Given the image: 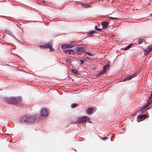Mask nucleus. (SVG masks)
Here are the masks:
<instances>
[{
	"instance_id": "obj_18",
	"label": "nucleus",
	"mask_w": 152,
	"mask_h": 152,
	"mask_svg": "<svg viewBox=\"0 0 152 152\" xmlns=\"http://www.w3.org/2000/svg\"><path fill=\"white\" fill-rule=\"evenodd\" d=\"M66 45V47H67V48H71L74 47V45H73L72 44H68Z\"/></svg>"
},
{
	"instance_id": "obj_6",
	"label": "nucleus",
	"mask_w": 152,
	"mask_h": 152,
	"mask_svg": "<svg viewBox=\"0 0 152 152\" xmlns=\"http://www.w3.org/2000/svg\"><path fill=\"white\" fill-rule=\"evenodd\" d=\"M41 115L44 117L46 116L48 114V111L47 110L43 109L41 111Z\"/></svg>"
},
{
	"instance_id": "obj_11",
	"label": "nucleus",
	"mask_w": 152,
	"mask_h": 152,
	"mask_svg": "<svg viewBox=\"0 0 152 152\" xmlns=\"http://www.w3.org/2000/svg\"><path fill=\"white\" fill-rule=\"evenodd\" d=\"M64 52H65L66 54H72L73 55L75 54V52L73 50H64Z\"/></svg>"
},
{
	"instance_id": "obj_2",
	"label": "nucleus",
	"mask_w": 152,
	"mask_h": 152,
	"mask_svg": "<svg viewBox=\"0 0 152 152\" xmlns=\"http://www.w3.org/2000/svg\"><path fill=\"white\" fill-rule=\"evenodd\" d=\"M36 118V116L34 115L24 116L21 118L20 122L21 123H32L35 121Z\"/></svg>"
},
{
	"instance_id": "obj_10",
	"label": "nucleus",
	"mask_w": 152,
	"mask_h": 152,
	"mask_svg": "<svg viewBox=\"0 0 152 152\" xmlns=\"http://www.w3.org/2000/svg\"><path fill=\"white\" fill-rule=\"evenodd\" d=\"M108 23L106 21H103L101 23V25L102 26V28L105 29L107 28L108 26Z\"/></svg>"
},
{
	"instance_id": "obj_16",
	"label": "nucleus",
	"mask_w": 152,
	"mask_h": 152,
	"mask_svg": "<svg viewBox=\"0 0 152 152\" xmlns=\"http://www.w3.org/2000/svg\"><path fill=\"white\" fill-rule=\"evenodd\" d=\"M132 45V44H130L127 47H126L125 48H124V50H127L128 49L130 48Z\"/></svg>"
},
{
	"instance_id": "obj_30",
	"label": "nucleus",
	"mask_w": 152,
	"mask_h": 152,
	"mask_svg": "<svg viewBox=\"0 0 152 152\" xmlns=\"http://www.w3.org/2000/svg\"><path fill=\"white\" fill-rule=\"evenodd\" d=\"M5 32L6 33H7V32H8V31H6Z\"/></svg>"
},
{
	"instance_id": "obj_14",
	"label": "nucleus",
	"mask_w": 152,
	"mask_h": 152,
	"mask_svg": "<svg viewBox=\"0 0 152 152\" xmlns=\"http://www.w3.org/2000/svg\"><path fill=\"white\" fill-rule=\"evenodd\" d=\"M93 111V109L92 108H88V109L87 110L86 112L87 113L90 114Z\"/></svg>"
},
{
	"instance_id": "obj_19",
	"label": "nucleus",
	"mask_w": 152,
	"mask_h": 152,
	"mask_svg": "<svg viewBox=\"0 0 152 152\" xmlns=\"http://www.w3.org/2000/svg\"><path fill=\"white\" fill-rule=\"evenodd\" d=\"M81 5H82L83 7L86 8H88L90 6L89 5H87L86 4H84L83 3H81Z\"/></svg>"
},
{
	"instance_id": "obj_17",
	"label": "nucleus",
	"mask_w": 152,
	"mask_h": 152,
	"mask_svg": "<svg viewBox=\"0 0 152 152\" xmlns=\"http://www.w3.org/2000/svg\"><path fill=\"white\" fill-rule=\"evenodd\" d=\"M72 72L73 73H74L75 74H77V75H78L79 74V73L78 72L76 69H72Z\"/></svg>"
},
{
	"instance_id": "obj_20",
	"label": "nucleus",
	"mask_w": 152,
	"mask_h": 152,
	"mask_svg": "<svg viewBox=\"0 0 152 152\" xmlns=\"http://www.w3.org/2000/svg\"><path fill=\"white\" fill-rule=\"evenodd\" d=\"M77 106V103H74L73 104H72L71 106V107L73 108H75Z\"/></svg>"
},
{
	"instance_id": "obj_1",
	"label": "nucleus",
	"mask_w": 152,
	"mask_h": 152,
	"mask_svg": "<svg viewBox=\"0 0 152 152\" xmlns=\"http://www.w3.org/2000/svg\"><path fill=\"white\" fill-rule=\"evenodd\" d=\"M4 100L6 102L13 105L20 104L22 103V99L20 96L6 97Z\"/></svg>"
},
{
	"instance_id": "obj_32",
	"label": "nucleus",
	"mask_w": 152,
	"mask_h": 152,
	"mask_svg": "<svg viewBox=\"0 0 152 152\" xmlns=\"http://www.w3.org/2000/svg\"><path fill=\"white\" fill-rule=\"evenodd\" d=\"M137 112H139L138 111V110H137Z\"/></svg>"
},
{
	"instance_id": "obj_31",
	"label": "nucleus",
	"mask_w": 152,
	"mask_h": 152,
	"mask_svg": "<svg viewBox=\"0 0 152 152\" xmlns=\"http://www.w3.org/2000/svg\"><path fill=\"white\" fill-rule=\"evenodd\" d=\"M89 122L90 123H91V121H89Z\"/></svg>"
},
{
	"instance_id": "obj_28",
	"label": "nucleus",
	"mask_w": 152,
	"mask_h": 152,
	"mask_svg": "<svg viewBox=\"0 0 152 152\" xmlns=\"http://www.w3.org/2000/svg\"><path fill=\"white\" fill-rule=\"evenodd\" d=\"M80 64H83L84 63V61L83 60H80Z\"/></svg>"
},
{
	"instance_id": "obj_27",
	"label": "nucleus",
	"mask_w": 152,
	"mask_h": 152,
	"mask_svg": "<svg viewBox=\"0 0 152 152\" xmlns=\"http://www.w3.org/2000/svg\"><path fill=\"white\" fill-rule=\"evenodd\" d=\"M100 138L103 140H105L107 139V138L106 137H101Z\"/></svg>"
},
{
	"instance_id": "obj_9",
	"label": "nucleus",
	"mask_w": 152,
	"mask_h": 152,
	"mask_svg": "<svg viewBox=\"0 0 152 152\" xmlns=\"http://www.w3.org/2000/svg\"><path fill=\"white\" fill-rule=\"evenodd\" d=\"M75 50L76 51L79 52H83L84 53L85 52L84 48L83 47H76L75 48Z\"/></svg>"
},
{
	"instance_id": "obj_5",
	"label": "nucleus",
	"mask_w": 152,
	"mask_h": 152,
	"mask_svg": "<svg viewBox=\"0 0 152 152\" xmlns=\"http://www.w3.org/2000/svg\"><path fill=\"white\" fill-rule=\"evenodd\" d=\"M109 64H108L106 65H105L104 66L103 69L102 71L100 72L98 74V75L100 76L104 74L106 71L107 69H109Z\"/></svg>"
},
{
	"instance_id": "obj_22",
	"label": "nucleus",
	"mask_w": 152,
	"mask_h": 152,
	"mask_svg": "<svg viewBox=\"0 0 152 152\" xmlns=\"http://www.w3.org/2000/svg\"><path fill=\"white\" fill-rule=\"evenodd\" d=\"M84 53L86 54H87L89 56H93V54H92L91 53L87 52L86 51H85L84 52Z\"/></svg>"
},
{
	"instance_id": "obj_21",
	"label": "nucleus",
	"mask_w": 152,
	"mask_h": 152,
	"mask_svg": "<svg viewBox=\"0 0 152 152\" xmlns=\"http://www.w3.org/2000/svg\"><path fill=\"white\" fill-rule=\"evenodd\" d=\"M137 42L139 44H140L142 43L143 41L142 39H139L138 40Z\"/></svg>"
},
{
	"instance_id": "obj_13",
	"label": "nucleus",
	"mask_w": 152,
	"mask_h": 152,
	"mask_svg": "<svg viewBox=\"0 0 152 152\" xmlns=\"http://www.w3.org/2000/svg\"><path fill=\"white\" fill-rule=\"evenodd\" d=\"M150 105L147 103L145 105L143 106V107L141 110V111H143L144 110L146 109Z\"/></svg>"
},
{
	"instance_id": "obj_25",
	"label": "nucleus",
	"mask_w": 152,
	"mask_h": 152,
	"mask_svg": "<svg viewBox=\"0 0 152 152\" xmlns=\"http://www.w3.org/2000/svg\"><path fill=\"white\" fill-rule=\"evenodd\" d=\"M109 18H110V19L112 20H115L117 19H118V18H113V17H110Z\"/></svg>"
},
{
	"instance_id": "obj_4",
	"label": "nucleus",
	"mask_w": 152,
	"mask_h": 152,
	"mask_svg": "<svg viewBox=\"0 0 152 152\" xmlns=\"http://www.w3.org/2000/svg\"><path fill=\"white\" fill-rule=\"evenodd\" d=\"M52 45L51 42L46 44L44 46H40V47H43L45 48H49L50 51L53 50V49L52 48Z\"/></svg>"
},
{
	"instance_id": "obj_7",
	"label": "nucleus",
	"mask_w": 152,
	"mask_h": 152,
	"mask_svg": "<svg viewBox=\"0 0 152 152\" xmlns=\"http://www.w3.org/2000/svg\"><path fill=\"white\" fill-rule=\"evenodd\" d=\"M152 50V47L151 46L147 47L144 50V52L145 55L147 56L148 53Z\"/></svg>"
},
{
	"instance_id": "obj_3",
	"label": "nucleus",
	"mask_w": 152,
	"mask_h": 152,
	"mask_svg": "<svg viewBox=\"0 0 152 152\" xmlns=\"http://www.w3.org/2000/svg\"><path fill=\"white\" fill-rule=\"evenodd\" d=\"M89 118L88 117H83L78 119L77 123H78L79 124H82L84 123L85 121H87V120L89 121Z\"/></svg>"
},
{
	"instance_id": "obj_15",
	"label": "nucleus",
	"mask_w": 152,
	"mask_h": 152,
	"mask_svg": "<svg viewBox=\"0 0 152 152\" xmlns=\"http://www.w3.org/2000/svg\"><path fill=\"white\" fill-rule=\"evenodd\" d=\"M95 32H96L95 31H91L88 32V34L89 36H91L93 34L95 33Z\"/></svg>"
},
{
	"instance_id": "obj_12",
	"label": "nucleus",
	"mask_w": 152,
	"mask_h": 152,
	"mask_svg": "<svg viewBox=\"0 0 152 152\" xmlns=\"http://www.w3.org/2000/svg\"><path fill=\"white\" fill-rule=\"evenodd\" d=\"M139 118L142 119H144L147 118V115H139L138 116Z\"/></svg>"
},
{
	"instance_id": "obj_24",
	"label": "nucleus",
	"mask_w": 152,
	"mask_h": 152,
	"mask_svg": "<svg viewBox=\"0 0 152 152\" xmlns=\"http://www.w3.org/2000/svg\"><path fill=\"white\" fill-rule=\"evenodd\" d=\"M95 28L96 30L99 31H100L102 30L101 28H98L97 27V26H96Z\"/></svg>"
},
{
	"instance_id": "obj_23",
	"label": "nucleus",
	"mask_w": 152,
	"mask_h": 152,
	"mask_svg": "<svg viewBox=\"0 0 152 152\" xmlns=\"http://www.w3.org/2000/svg\"><path fill=\"white\" fill-rule=\"evenodd\" d=\"M152 103V99L149 98L148 103L150 105Z\"/></svg>"
},
{
	"instance_id": "obj_26",
	"label": "nucleus",
	"mask_w": 152,
	"mask_h": 152,
	"mask_svg": "<svg viewBox=\"0 0 152 152\" xmlns=\"http://www.w3.org/2000/svg\"><path fill=\"white\" fill-rule=\"evenodd\" d=\"M67 47H66V45H63L62 46H61V48H67Z\"/></svg>"
},
{
	"instance_id": "obj_29",
	"label": "nucleus",
	"mask_w": 152,
	"mask_h": 152,
	"mask_svg": "<svg viewBox=\"0 0 152 152\" xmlns=\"http://www.w3.org/2000/svg\"><path fill=\"white\" fill-rule=\"evenodd\" d=\"M149 98L150 99H152V93L151 94V95L150 96Z\"/></svg>"
},
{
	"instance_id": "obj_8",
	"label": "nucleus",
	"mask_w": 152,
	"mask_h": 152,
	"mask_svg": "<svg viewBox=\"0 0 152 152\" xmlns=\"http://www.w3.org/2000/svg\"><path fill=\"white\" fill-rule=\"evenodd\" d=\"M136 75L135 74H133L129 76L126 77L124 78V81L130 80L132 78L136 77Z\"/></svg>"
}]
</instances>
